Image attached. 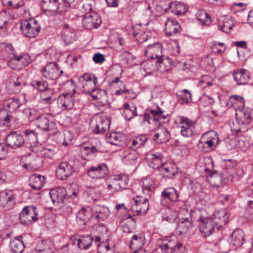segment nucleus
I'll return each instance as SVG.
<instances>
[{
  "instance_id": "1",
  "label": "nucleus",
  "mask_w": 253,
  "mask_h": 253,
  "mask_svg": "<svg viewBox=\"0 0 253 253\" xmlns=\"http://www.w3.org/2000/svg\"><path fill=\"white\" fill-rule=\"evenodd\" d=\"M205 171L210 174L207 177V181L210 188L217 189L222 187L225 184L233 181L234 177L232 173L225 171L221 173L211 171L213 169L214 162L211 157H207L204 159Z\"/></svg>"
},
{
  "instance_id": "2",
  "label": "nucleus",
  "mask_w": 253,
  "mask_h": 253,
  "mask_svg": "<svg viewBox=\"0 0 253 253\" xmlns=\"http://www.w3.org/2000/svg\"><path fill=\"white\" fill-rule=\"evenodd\" d=\"M195 215L199 216L196 221H200V230L203 236L207 237L211 235L216 226L212 218L208 217V212L205 210H197Z\"/></svg>"
},
{
  "instance_id": "3",
  "label": "nucleus",
  "mask_w": 253,
  "mask_h": 253,
  "mask_svg": "<svg viewBox=\"0 0 253 253\" xmlns=\"http://www.w3.org/2000/svg\"><path fill=\"white\" fill-rule=\"evenodd\" d=\"M175 124L180 129V134L184 137L190 138L196 134V121L186 117L177 116L174 121Z\"/></svg>"
},
{
  "instance_id": "4",
  "label": "nucleus",
  "mask_w": 253,
  "mask_h": 253,
  "mask_svg": "<svg viewBox=\"0 0 253 253\" xmlns=\"http://www.w3.org/2000/svg\"><path fill=\"white\" fill-rule=\"evenodd\" d=\"M89 125L95 133H103L109 130L110 120L105 115H97L91 118Z\"/></svg>"
},
{
  "instance_id": "5",
  "label": "nucleus",
  "mask_w": 253,
  "mask_h": 253,
  "mask_svg": "<svg viewBox=\"0 0 253 253\" xmlns=\"http://www.w3.org/2000/svg\"><path fill=\"white\" fill-rule=\"evenodd\" d=\"M39 211L34 206L24 207L19 214V220L23 225H29L36 222L38 219Z\"/></svg>"
},
{
  "instance_id": "6",
  "label": "nucleus",
  "mask_w": 253,
  "mask_h": 253,
  "mask_svg": "<svg viewBox=\"0 0 253 253\" xmlns=\"http://www.w3.org/2000/svg\"><path fill=\"white\" fill-rule=\"evenodd\" d=\"M40 30V25L37 20H23L20 22V31L27 37H35L39 34Z\"/></svg>"
},
{
  "instance_id": "7",
  "label": "nucleus",
  "mask_w": 253,
  "mask_h": 253,
  "mask_svg": "<svg viewBox=\"0 0 253 253\" xmlns=\"http://www.w3.org/2000/svg\"><path fill=\"white\" fill-rule=\"evenodd\" d=\"M80 83L83 91L91 94L97 89V78L91 73H84L79 78Z\"/></svg>"
},
{
  "instance_id": "8",
  "label": "nucleus",
  "mask_w": 253,
  "mask_h": 253,
  "mask_svg": "<svg viewBox=\"0 0 253 253\" xmlns=\"http://www.w3.org/2000/svg\"><path fill=\"white\" fill-rule=\"evenodd\" d=\"M57 104L62 110H68L79 108L78 103L75 102L73 94L63 93L57 98Z\"/></svg>"
},
{
  "instance_id": "9",
  "label": "nucleus",
  "mask_w": 253,
  "mask_h": 253,
  "mask_svg": "<svg viewBox=\"0 0 253 253\" xmlns=\"http://www.w3.org/2000/svg\"><path fill=\"white\" fill-rule=\"evenodd\" d=\"M63 73V71L60 70L59 65L55 62H50L47 64L42 71L43 77L50 80L58 79L60 74H62Z\"/></svg>"
},
{
  "instance_id": "10",
  "label": "nucleus",
  "mask_w": 253,
  "mask_h": 253,
  "mask_svg": "<svg viewBox=\"0 0 253 253\" xmlns=\"http://www.w3.org/2000/svg\"><path fill=\"white\" fill-rule=\"evenodd\" d=\"M15 204L13 191L5 190L0 191V207L6 210H10L15 207Z\"/></svg>"
},
{
  "instance_id": "11",
  "label": "nucleus",
  "mask_w": 253,
  "mask_h": 253,
  "mask_svg": "<svg viewBox=\"0 0 253 253\" xmlns=\"http://www.w3.org/2000/svg\"><path fill=\"white\" fill-rule=\"evenodd\" d=\"M101 22V19L99 14L95 12L85 13L82 20L83 26L89 30L97 28Z\"/></svg>"
},
{
  "instance_id": "12",
  "label": "nucleus",
  "mask_w": 253,
  "mask_h": 253,
  "mask_svg": "<svg viewBox=\"0 0 253 253\" xmlns=\"http://www.w3.org/2000/svg\"><path fill=\"white\" fill-rule=\"evenodd\" d=\"M108 171L109 170L106 164L102 163L90 167L87 170V174L91 178L102 179L106 176Z\"/></svg>"
},
{
  "instance_id": "13",
  "label": "nucleus",
  "mask_w": 253,
  "mask_h": 253,
  "mask_svg": "<svg viewBox=\"0 0 253 253\" xmlns=\"http://www.w3.org/2000/svg\"><path fill=\"white\" fill-rule=\"evenodd\" d=\"M148 209L149 203L146 198L143 200L133 199L131 202L130 209L135 215H144L147 212Z\"/></svg>"
},
{
  "instance_id": "14",
  "label": "nucleus",
  "mask_w": 253,
  "mask_h": 253,
  "mask_svg": "<svg viewBox=\"0 0 253 253\" xmlns=\"http://www.w3.org/2000/svg\"><path fill=\"white\" fill-rule=\"evenodd\" d=\"M59 36L60 41L65 45H69L75 40V30L69 24H64L61 26V31Z\"/></svg>"
},
{
  "instance_id": "15",
  "label": "nucleus",
  "mask_w": 253,
  "mask_h": 253,
  "mask_svg": "<svg viewBox=\"0 0 253 253\" xmlns=\"http://www.w3.org/2000/svg\"><path fill=\"white\" fill-rule=\"evenodd\" d=\"M36 121L38 127L42 130H52L54 132L56 129V124L53 121H50L46 115H39L36 118Z\"/></svg>"
},
{
  "instance_id": "16",
  "label": "nucleus",
  "mask_w": 253,
  "mask_h": 253,
  "mask_svg": "<svg viewBox=\"0 0 253 253\" xmlns=\"http://www.w3.org/2000/svg\"><path fill=\"white\" fill-rule=\"evenodd\" d=\"M145 55L151 59H158L160 57H163L162 44L157 42L148 45L145 50Z\"/></svg>"
},
{
  "instance_id": "17",
  "label": "nucleus",
  "mask_w": 253,
  "mask_h": 253,
  "mask_svg": "<svg viewBox=\"0 0 253 253\" xmlns=\"http://www.w3.org/2000/svg\"><path fill=\"white\" fill-rule=\"evenodd\" d=\"M165 26L166 34L169 36L175 35L179 33L181 30L179 22L174 18H167Z\"/></svg>"
},
{
  "instance_id": "18",
  "label": "nucleus",
  "mask_w": 253,
  "mask_h": 253,
  "mask_svg": "<svg viewBox=\"0 0 253 253\" xmlns=\"http://www.w3.org/2000/svg\"><path fill=\"white\" fill-rule=\"evenodd\" d=\"M74 171L73 166L67 162L60 163L56 170L57 176L62 180L71 176Z\"/></svg>"
},
{
  "instance_id": "19",
  "label": "nucleus",
  "mask_w": 253,
  "mask_h": 253,
  "mask_svg": "<svg viewBox=\"0 0 253 253\" xmlns=\"http://www.w3.org/2000/svg\"><path fill=\"white\" fill-rule=\"evenodd\" d=\"M41 6L43 12L51 16L55 15L59 7V0H42Z\"/></svg>"
},
{
  "instance_id": "20",
  "label": "nucleus",
  "mask_w": 253,
  "mask_h": 253,
  "mask_svg": "<svg viewBox=\"0 0 253 253\" xmlns=\"http://www.w3.org/2000/svg\"><path fill=\"white\" fill-rule=\"evenodd\" d=\"M180 244L176 236H171L169 240L160 244L159 247L163 253H172Z\"/></svg>"
},
{
  "instance_id": "21",
  "label": "nucleus",
  "mask_w": 253,
  "mask_h": 253,
  "mask_svg": "<svg viewBox=\"0 0 253 253\" xmlns=\"http://www.w3.org/2000/svg\"><path fill=\"white\" fill-rule=\"evenodd\" d=\"M139 160V155L134 150L127 149L125 150L122 157L123 163L127 165L135 166Z\"/></svg>"
},
{
  "instance_id": "22",
  "label": "nucleus",
  "mask_w": 253,
  "mask_h": 253,
  "mask_svg": "<svg viewBox=\"0 0 253 253\" xmlns=\"http://www.w3.org/2000/svg\"><path fill=\"white\" fill-rule=\"evenodd\" d=\"M211 218L214 221L216 229H219L220 227H222L226 223L229 216L226 211L222 209L220 211L215 212Z\"/></svg>"
},
{
  "instance_id": "23",
  "label": "nucleus",
  "mask_w": 253,
  "mask_h": 253,
  "mask_svg": "<svg viewBox=\"0 0 253 253\" xmlns=\"http://www.w3.org/2000/svg\"><path fill=\"white\" fill-rule=\"evenodd\" d=\"M217 26L220 31L228 33L232 29L234 22L231 17L221 16L218 20Z\"/></svg>"
},
{
  "instance_id": "24",
  "label": "nucleus",
  "mask_w": 253,
  "mask_h": 253,
  "mask_svg": "<svg viewBox=\"0 0 253 253\" xmlns=\"http://www.w3.org/2000/svg\"><path fill=\"white\" fill-rule=\"evenodd\" d=\"M94 217L98 221H102L108 217L110 215L109 209L104 206L96 205L92 208Z\"/></svg>"
},
{
  "instance_id": "25",
  "label": "nucleus",
  "mask_w": 253,
  "mask_h": 253,
  "mask_svg": "<svg viewBox=\"0 0 253 253\" xmlns=\"http://www.w3.org/2000/svg\"><path fill=\"white\" fill-rule=\"evenodd\" d=\"M67 195V191L64 187H56L50 191V196L53 203H63Z\"/></svg>"
},
{
  "instance_id": "26",
  "label": "nucleus",
  "mask_w": 253,
  "mask_h": 253,
  "mask_svg": "<svg viewBox=\"0 0 253 253\" xmlns=\"http://www.w3.org/2000/svg\"><path fill=\"white\" fill-rule=\"evenodd\" d=\"M163 154L161 153H150L147 155V160L150 167L154 169H159L162 166Z\"/></svg>"
},
{
  "instance_id": "27",
  "label": "nucleus",
  "mask_w": 253,
  "mask_h": 253,
  "mask_svg": "<svg viewBox=\"0 0 253 253\" xmlns=\"http://www.w3.org/2000/svg\"><path fill=\"white\" fill-rule=\"evenodd\" d=\"M45 177L39 174H32L29 178V185L34 190L41 189L45 183Z\"/></svg>"
},
{
  "instance_id": "28",
  "label": "nucleus",
  "mask_w": 253,
  "mask_h": 253,
  "mask_svg": "<svg viewBox=\"0 0 253 253\" xmlns=\"http://www.w3.org/2000/svg\"><path fill=\"white\" fill-rule=\"evenodd\" d=\"M244 234L241 229L235 230L229 239V242L235 247H241L244 243Z\"/></svg>"
},
{
  "instance_id": "29",
  "label": "nucleus",
  "mask_w": 253,
  "mask_h": 253,
  "mask_svg": "<svg viewBox=\"0 0 253 253\" xmlns=\"http://www.w3.org/2000/svg\"><path fill=\"white\" fill-rule=\"evenodd\" d=\"M226 106L233 107L236 112L239 110H242L245 106V100L240 95H234L231 96L227 102Z\"/></svg>"
},
{
  "instance_id": "30",
  "label": "nucleus",
  "mask_w": 253,
  "mask_h": 253,
  "mask_svg": "<svg viewBox=\"0 0 253 253\" xmlns=\"http://www.w3.org/2000/svg\"><path fill=\"white\" fill-rule=\"evenodd\" d=\"M143 193L147 196H150L156 189L154 181L151 178L146 177L140 182Z\"/></svg>"
},
{
  "instance_id": "31",
  "label": "nucleus",
  "mask_w": 253,
  "mask_h": 253,
  "mask_svg": "<svg viewBox=\"0 0 253 253\" xmlns=\"http://www.w3.org/2000/svg\"><path fill=\"white\" fill-rule=\"evenodd\" d=\"M91 217H94L92 209L90 207L82 208L78 211L77 215V219L78 222L80 221L81 224H84L88 221Z\"/></svg>"
},
{
  "instance_id": "32",
  "label": "nucleus",
  "mask_w": 253,
  "mask_h": 253,
  "mask_svg": "<svg viewBox=\"0 0 253 253\" xmlns=\"http://www.w3.org/2000/svg\"><path fill=\"white\" fill-rule=\"evenodd\" d=\"M197 210H200V209H195L192 210L191 209H189L187 207V203L185 205L183 206L180 209L178 213V218H188V219H192L194 221H196L199 216L195 215V212Z\"/></svg>"
},
{
  "instance_id": "33",
  "label": "nucleus",
  "mask_w": 253,
  "mask_h": 253,
  "mask_svg": "<svg viewBox=\"0 0 253 253\" xmlns=\"http://www.w3.org/2000/svg\"><path fill=\"white\" fill-rule=\"evenodd\" d=\"M97 151L96 147L89 146L87 144H84L80 147V155L83 160H89L94 156Z\"/></svg>"
},
{
  "instance_id": "34",
  "label": "nucleus",
  "mask_w": 253,
  "mask_h": 253,
  "mask_svg": "<svg viewBox=\"0 0 253 253\" xmlns=\"http://www.w3.org/2000/svg\"><path fill=\"white\" fill-rule=\"evenodd\" d=\"M179 194L175 188L169 187L165 188L161 193L162 200H169L171 202H177Z\"/></svg>"
},
{
  "instance_id": "35",
  "label": "nucleus",
  "mask_w": 253,
  "mask_h": 253,
  "mask_svg": "<svg viewBox=\"0 0 253 253\" xmlns=\"http://www.w3.org/2000/svg\"><path fill=\"white\" fill-rule=\"evenodd\" d=\"M236 117L239 124H249L252 120L251 110L244 107L236 112Z\"/></svg>"
},
{
  "instance_id": "36",
  "label": "nucleus",
  "mask_w": 253,
  "mask_h": 253,
  "mask_svg": "<svg viewBox=\"0 0 253 253\" xmlns=\"http://www.w3.org/2000/svg\"><path fill=\"white\" fill-rule=\"evenodd\" d=\"M75 240L79 249L86 250L92 245L93 238L91 236H75Z\"/></svg>"
},
{
  "instance_id": "37",
  "label": "nucleus",
  "mask_w": 253,
  "mask_h": 253,
  "mask_svg": "<svg viewBox=\"0 0 253 253\" xmlns=\"http://www.w3.org/2000/svg\"><path fill=\"white\" fill-rule=\"evenodd\" d=\"M159 169L161 175L166 178H171L177 171L175 166L171 163L163 164Z\"/></svg>"
},
{
  "instance_id": "38",
  "label": "nucleus",
  "mask_w": 253,
  "mask_h": 253,
  "mask_svg": "<svg viewBox=\"0 0 253 253\" xmlns=\"http://www.w3.org/2000/svg\"><path fill=\"white\" fill-rule=\"evenodd\" d=\"M137 107L133 103H125L121 109H123V115L126 120H130L133 117L137 116Z\"/></svg>"
},
{
  "instance_id": "39",
  "label": "nucleus",
  "mask_w": 253,
  "mask_h": 253,
  "mask_svg": "<svg viewBox=\"0 0 253 253\" xmlns=\"http://www.w3.org/2000/svg\"><path fill=\"white\" fill-rule=\"evenodd\" d=\"M38 253H53L54 247L52 242L49 240H43L39 242L36 246Z\"/></svg>"
},
{
  "instance_id": "40",
  "label": "nucleus",
  "mask_w": 253,
  "mask_h": 253,
  "mask_svg": "<svg viewBox=\"0 0 253 253\" xmlns=\"http://www.w3.org/2000/svg\"><path fill=\"white\" fill-rule=\"evenodd\" d=\"M233 77L239 85L246 84L250 78L248 71L243 69L235 71Z\"/></svg>"
},
{
  "instance_id": "41",
  "label": "nucleus",
  "mask_w": 253,
  "mask_h": 253,
  "mask_svg": "<svg viewBox=\"0 0 253 253\" xmlns=\"http://www.w3.org/2000/svg\"><path fill=\"white\" fill-rule=\"evenodd\" d=\"M179 220L176 230L179 235H182L186 234L192 227L193 220L183 218Z\"/></svg>"
},
{
  "instance_id": "42",
  "label": "nucleus",
  "mask_w": 253,
  "mask_h": 253,
  "mask_svg": "<svg viewBox=\"0 0 253 253\" xmlns=\"http://www.w3.org/2000/svg\"><path fill=\"white\" fill-rule=\"evenodd\" d=\"M156 66L159 72L167 73L170 71L172 65L169 59H164L163 57H160L156 61Z\"/></svg>"
},
{
  "instance_id": "43",
  "label": "nucleus",
  "mask_w": 253,
  "mask_h": 253,
  "mask_svg": "<svg viewBox=\"0 0 253 253\" xmlns=\"http://www.w3.org/2000/svg\"><path fill=\"white\" fill-rule=\"evenodd\" d=\"M170 137V135L168 129L163 127L155 134L154 139L158 143L161 144L167 142Z\"/></svg>"
},
{
  "instance_id": "44",
  "label": "nucleus",
  "mask_w": 253,
  "mask_h": 253,
  "mask_svg": "<svg viewBox=\"0 0 253 253\" xmlns=\"http://www.w3.org/2000/svg\"><path fill=\"white\" fill-rule=\"evenodd\" d=\"M169 8L171 12L177 15L185 13L188 10L185 4L177 1L170 2L169 3Z\"/></svg>"
},
{
  "instance_id": "45",
  "label": "nucleus",
  "mask_w": 253,
  "mask_h": 253,
  "mask_svg": "<svg viewBox=\"0 0 253 253\" xmlns=\"http://www.w3.org/2000/svg\"><path fill=\"white\" fill-rule=\"evenodd\" d=\"M135 221L131 215L122 220L120 225L123 231L126 233L132 232L134 229Z\"/></svg>"
},
{
  "instance_id": "46",
  "label": "nucleus",
  "mask_w": 253,
  "mask_h": 253,
  "mask_svg": "<svg viewBox=\"0 0 253 253\" xmlns=\"http://www.w3.org/2000/svg\"><path fill=\"white\" fill-rule=\"evenodd\" d=\"M14 20V16L10 13L5 11L0 12V29L9 27L13 23Z\"/></svg>"
},
{
  "instance_id": "47",
  "label": "nucleus",
  "mask_w": 253,
  "mask_h": 253,
  "mask_svg": "<svg viewBox=\"0 0 253 253\" xmlns=\"http://www.w3.org/2000/svg\"><path fill=\"white\" fill-rule=\"evenodd\" d=\"M145 243L144 237L142 235H134L132 236L130 243V247L134 250H143L142 248Z\"/></svg>"
},
{
  "instance_id": "48",
  "label": "nucleus",
  "mask_w": 253,
  "mask_h": 253,
  "mask_svg": "<svg viewBox=\"0 0 253 253\" xmlns=\"http://www.w3.org/2000/svg\"><path fill=\"white\" fill-rule=\"evenodd\" d=\"M75 242V236L71 238L70 243L61 248L60 253H78V246Z\"/></svg>"
},
{
  "instance_id": "49",
  "label": "nucleus",
  "mask_w": 253,
  "mask_h": 253,
  "mask_svg": "<svg viewBox=\"0 0 253 253\" xmlns=\"http://www.w3.org/2000/svg\"><path fill=\"white\" fill-rule=\"evenodd\" d=\"M107 183V189L111 193H114L122 190L115 175L110 176L108 179Z\"/></svg>"
},
{
  "instance_id": "50",
  "label": "nucleus",
  "mask_w": 253,
  "mask_h": 253,
  "mask_svg": "<svg viewBox=\"0 0 253 253\" xmlns=\"http://www.w3.org/2000/svg\"><path fill=\"white\" fill-rule=\"evenodd\" d=\"M31 62L30 55L23 53L17 56V69L20 70L27 66Z\"/></svg>"
},
{
  "instance_id": "51",
  "label": "nucleus",
  "mask_w": 253,
  "mask_h": 253,
  "mask_svg": "<svg viewBox=\"0 0 253 253\" xmlns=\"http://www.w3.org/2000/svg\"><path fill=\"white\" fill-rule=\"evenodd\" d=\"M59 142L65 146L68 145L73 138V134L68 130H65L58 134Z\"/></svg>"
},
{
  "instance_id": "52",
  "label": "nucleus",
  "mask_w": 253,
  "mask_h": 253,
  "mask_svg": "<svg viewBox=\"0 0 253 253\" xmlns=\"http://www.w3.org/2000/svg\"><path fill=\"white\" fill-rule=\"evenodd\" d=\"M162 217L165 220L169 222H172L177 218H178V213L175 210L168 208L166 209L162 213Z\"/></svg>"
},
{
  "instance_id": "53",
  "label": "nucleus",
  "mask_w": 253,
  "mask_h": 253,
  "mask_svg": "<svg viewBox=\"0 0 253 253\" xmlns=\"http://www.w3.org/2000/svg\"><path fill=\"white\" fill-rule=\"evenodd\" d=\"M123 137L121 134L112 132L107 137V142L111 144L121 146L123 144Z\"/></svg>"
},
{
  "instance_id": "54",
  "label": "nucleus",
  "mask_w": 253,
  "mask_h": 253,
  "mask_svg": "<svg viewBox=\"0 0 253 253\" xmlns=\"http://www.w3.org/2000/svg\"><path fill=\"white\" fill-rule=\"evenodd\" d=\"M214 144L211 142L201 137L198 144V147L203 152H208L212 150Z\"/></svg>"
},
{
  "instance_id": "55",
  "label": "nucleus",
  "mask_w": 253,
  "mask_h": 253,
  "mask_svg": "<svg viewBox=\"0 0 253 253\" xmlns=\"http://www.w3.org/2000/svg\"><path fill=\"white\" fill-rule=\"evenodd\" d=\"M196 17L202 25H208L211 22L210 16L204 10H199L196 13Z\"/></svg>"
},
{
  "instance_id": "56",
  "label": "nucleus",
  "mask_w": 253,
  "mask_h": 253,
  "mask_svg": "<svg viewBox=\"0 0 253 253\" xmlns=\"http://www.w3.org/2000/svg\"><path fill=\"white\" fill-rule=\"evenodd\" d=\"M147 140L148 138L146 135H139L132 140L131 148L133 149L138 148L143 146Z\"/></svg>"
},
{
  "instance_id": "57",
  "label": "nucleus",
  "mask_w": 253,
  "mask_h": 253,
  "mask_svg": "<svg viewBox=\"0 0 253 253\" xmlns=\"http://www.w3.org/2000/svg\"><path fill=\"white\" fill-rule=\"evenodd\" d=\"M31 85L41 92L45 90L48 87V83L43 80H34L31 82Z\"/></svg>"
},
{
  "instance_id": "58",
  "label": "nucleus",
  "mask_w": 253,
  "mask_h": 253,
  "mask_svg": "<svg viewBox=\"0 0 253 253\" xmlns=\"http://www.w3.org/2000/svg\"><path fill=\"white\" fill-rule=\"evenodd\" d=\"M5 144L7 147L14 149L16 146V132L12 131L7 134L5 139Z\"/></svg>"
},
{
  "instance_id": "59",
  "label": "nucleus",
  "mask_w": 253,
  "mask_h": 253,
  "mask_svg": "<svg viewBox=\"0 0 253 253\" xmlns=\"http://www.w3.org/2000/svg\"><path fill=\"white\" fill-rule=\"evenodd\" d=\"M115 176L122 190L126 189L129 180L128 175L126 174H116Z\"/></svg>"
},
{
  "instance_id": "60",
  "label": "nucleus",
  "mask_w": 253,
  "mask_h": 253,
  "mask_svg": "<svg viewBox=\"0 0 253 253\" xmlns=\"http://www.w3.org/2000/svg\"><path fill=\"white\" fill-rule=\"evenodd\" d=\"M237 140V145L242 150L245 151L250 147V142L245 136H238Z\"/></svg>"
},
{
  "instance_id": "61",
  "label": "nucleus",
  "mask_w": 253,
  "mask_h": 253,
  "mask_svg": "<svg viewBox=\"0 0 253 253\" xmlns=\"http://www.w3.org/2000/svg\"><path fill=\"white\" fill-rule=\"evenodd\" d=\"M163 111L159 108L158 110L151 109L149 114L151 115L152 120L155 122H158L161 118H164Z\"/></svg>"
},
{
  "instance_id": "62",
  "label": "nucleus",
  "mask_w": 253,
  "mask_h": 253,
  "mask_svg": "<svg viewBox=\"0 0 253 253\" xmlns=\"http://www.w3.org/2000/svg\"><path fill=\"white\" fill-rule=\"evenodd\" d=\"M3 55L4 58L14 57L16 54L14 53V48L11 44H7L2 51Z\"/></svg>"
},
{
  "instance_id": "63",
  "label": "nucleus",
  "mask_w": 253,
  "mask_h": 253,
  "mask_svg": "<svg viewBox=\"0 0 253 253\" xmlns=\"http://www.w3.org/2000/svg\"><path fill=\"white\" fill-rule=\"evenodd\" d=\"M211 49L214 53L221 54L226 49V46L223 42H214L212 43Z\"/></svg>"
},
{
  "instance_id": "64",
  "label": "nucleus",
  "mask_w": 253,
  "mask_h": 253,
  "mask_svg": "<svg viewBox=\"0 0 253 253\" xmlns=\"http://www.w3.org/2000/svg\"><path fill=\"white\" fill-rule=\"evenodd\" d=\"M201 137L214 144L218 139L217 133L214 131H210L203 134Z\"/></svg>"
}]
</instances>
